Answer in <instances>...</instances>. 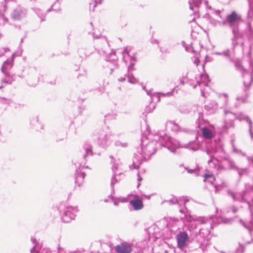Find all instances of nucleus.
I'll return each instance as SVG.
<instances>
[{"mask_svg": "<svg viewBox=\"0 0 253 253\" xmlns=\"http://www.w3.org/2000/svg\"><path fill=\"white\" fill-rule=\"evenodd\" d=\"M219 186V185L217 186V185H216L214 186H215V189H216L215 191H217V189H218V186Z\"/></svg>", "mask_w": 253, "mask_h": 253, "instance_id": "obj_60", "label": "nucleus"}, {"mask_svg": "<svg viewBox=\"0 0 253 253\" xmlns=\"http://www.w3.org/2000/svg\"><path fill=\"white\" fill-rule=\"evenodd\" d=\"M146 93L148 95L151 96V100L154 101L155 100V98H156L157 102H159L160 101V96L159 95V93H152L151 91L150 90H146Z\"/></svg>", "mask_w": 253, "mask_h": 253, "instance_id": "obj_25", "label": "nucleus"}, {"mask_svg": "<svg viewBox=\"0 0 253 253\" xmlns=\"http://www.w3.org/2000/svg\"><path fill=\"white\" fill-rule=\"evenodd\" d=\"M118 200L121 202H125V199L123 198H118Z\"/></svg>", "mask_w": 253, "mask_h": 253, "instance_id": "obj_52", "label": "nucleus"}, {"mask_svg": "<svg viewBox=\"0 0 253 253\" xmlns=\"http://www.w3.org/2000/svg\"><path fill=\"white\" fill-rule=\"evenodd\" d=\"M93 39H99L101 36L100 33H91Z\"/></svg>", "mask_w": 253, "mask_h": 253, "instance_id": "obj_42", "label": "nucleus"}, {"mask_svg": "<svg viewBox=\"0 0 253 253\" xmlns=\"http://www.w3.org/2000/svg\"><path fill=\"white\" fill-rule=\"evenodd\" d=\"M31 241L33 243V244H35L34 247L31 250V252L32 253H33L34 250H37V240H36V238H35L34 237H32L31 238Z\"/></svg>", "mask_w": 253, "mask_h": 253, "instance_id": "obj_40", "label": "nucleus"}, {"mask_svg": "<svg viewBox=\"0 0 253 253\" xmlns=\"http://www.w3.org/2000/svg\"><path fill=\"white\" fill-rule=\"evenodd\" d=\"M204 2H205V5H206L207 6L208 8H209V9L211 8V6H208V1L207 0H205Z\"/></svg>", "mask_w": 253, "mask_h": 253, "instance_id": "obj_51", "label": "nucleus"}, {"mask_svg": "<svg viewBox=\"0 0 253 253\" xmlns=\"http://www.w3.org/2000/svg\"><path fill=\"white\" fill-rule=\"evenodd\" d=\"M217 104L215 102L213 101V102H212L211 106L206 105L205 106V108L207 110H210L215 109L217 108Z\"/></svg>", "mask_w": 253, "mask_h": 253, "instance_id": "obj_37", "label": "nucleus"}, {"mask_svg": "<svg viewBox=\"0 0 253 253\" xmlns=\"http://www.w3.org/2000/svg\"><path fill=\"white\" fill-rule=\"evenodd\" d=\"M194 14L195 16H197V17H199V14L198 11H195Z\"/></svg>", "mask_w": 253, "mask_h": 253, "instance_id": "obj_55", "label": "nucleus"}, {"mask_svg": "<svg viewBox=\"0 0 253 253\" xmlns=\"http://www.w3.org/2000/svg\"><path fill=\"white\" fill-rule=\"evenodd\" d=\"M222 96H223L225 98V102L226 103L227 101V95L226 94H223L222 95Z\"/></svg>", "mask_w": 253, "mask_h": 253, "instance_id": "obj_49", "label": "nucleus"}, {"mask_svg": "<svg viewBox=\"0 0 253 253\" xmlns=\"http://www.w3.org/2000/svg\"><path fill=\"white\" fill-rule=\"evenodd\" d=\"M122 54L123 61L126 64H128L127 72H130L133 70V66L136 62L134 53H132L130 49L126 47L124 49Z\"/></svg>", "mask_w": 253, "mask_h": 253, "instance_id": "obj_7", "label": "nucleus"}, {"mask_svg": "<svg viewBox=\"0 0 253 253\" xmlns=\"http://www.w3.org/2000/svg\"><path fill=\"white\" fill-rule=\"evenodd\" d=\"M121 172L119 173V174H113V176L111 178V186L112 188V190L113 192H114V185L118 183L119 180H120V179H118L117 178V176H118V175H121Z\"/></svg>", "mask_w": 253, "mask_h": 253, "instance_id": "obj_23", "label": "nucleus"}, {"mask_svg": "<svg viewBox=\"0 0 253 253\" xmlns=\"http://www.w3.org/2000/svg\"><path fill=\"white\" fill-rule=\"evenodd\" d=\"M209 82L208 76L207 74H202L200 76V80L197 81V84L193 86V88H195L197 86H199L201 88V95L206 97L205 92L206 88H208Z\"/></svg>", "mask_w": 253, "mask_h": 253, "instance_id": "obj_10", "label": "nucleus"}, {"mask_svg": "<svg viewBox=\"0 0 253 253\" xmlns=\"http://www.w3.org/2000/svg\"><path fill=\"white\" fill-rule=\"evenodd\" d=\"M214 54L215 55H222L224 56L229 57L230 56V51L229 50L227 49L222 52H215L214 53Z\"/></svg>", "mask_w": 253, "mask_h": 253, "instance_id": "obj_38", "label": "nucleus"}, {"mask_svg": "<svg viewBox=\"0 0 253 253\" xmlns=\"http://www.w3.org/2000/svg\"><path fill=\"white\" fill-rule=\"evenodd\" d=\"M115 145L118 147H126L127 146V143L126 142H122L119 140H117L115 142Z\"/></svg>", "mask_w": 253, "mask_h": 253, "instance_id": "obj_35", "label": "nucleus"}, {"mask_svg": "<svg viewBox=\"0 0 253 253\" xmlns=\"http://www.w3.org/2000/svg\"><path fill=\"white\" fill-rule=\"evenodd\" d=\"M110 158H111V159H113V157H112V156H110Z\"/></svg>", "mask_w": 253, "mask_h": 253, "instance_id": "obj_64", "label": "nucleus"}, {"mask_svg": "<svg viewBox=\"0 0 253 253\" xmlns=\"http://www.w3.org/2000/svg\"><path fill=\"white\" fill-rule=\"evenodd\" d=\"M243 23L241 16L234 11L226 16L224 24L229 26L232 32H239V26Z\"/></svg>", "mask_w": 253, "mask_h": 253, "instance_id": "obj_6", "label": "nucleus"}, {"mask_svg": "<svg viewBox=\"0 0 253 253\" xmlns=\"http://www.w3.org/2000/svg\"><path fill=\"white\" fill-rule=\"evenodd\" d=\"M127 72V75H125V77H121L118 79V81L120 82H123L126 80V78H127L128 81L131 84H136L138 81L135 79L133 76Z\"/></svg>", "mask_w": 253, "mask_h": 253, "instance_id": "obj_21", "label": "nucleus"}, {"mask_svg": "<svg viewBox=\"0 0 253 253\" xmlns=\"http://www.w3.org/2000/svg\"><path fill=\"white\" fill-rule=\"evenodd\" d=\"M251 79H252V80H253V75H252L251 76Z\"/></svg>", "mask_w": 253, "mask_h": 253, "instance_id": "obj_62", "label": "nucleus"}, {"mask_svg": "<svg viewBox=\"0 0 253 253\" xmlns=\"http://www.w3.org/2000/svg\"><path fill=\"white\" fill-rule=\"evenodd\" d=\"M180 219L189 222L187 229L191 233V236L201 235L207 238L210 234L212 229V219L211 218L199 217H196L190 214H185Z\"/></svg>", "mask_w": 253, "mask_h": 253, "instance_id": "obj_2", "label": "nucleus"}, {"mask_svg": "<svg viewBox=\"0 0 253 253\" xmlns=\"http://www.w3.org/2000/svg\"><path fill=\"white\" fill-rule=\"evenodd\" d=\"M81 153L84 159V160H86L87 157L92 156L93 155L92 146L88 143L85 144L81 151Z\"/></svg>", "mask_w": 253, "mask_h": 253, "instance_id": "obj_15", "label": "nucleus"}, {"mask_svg": "<svg viewBox=\"0 0 253 253\" xmlns=\"http://www.w3.org/2000/svg\"><path fill=\"white\" fill-rule=\"evenodd\" d=\"M96 137L98 143L103 147L108 146L111 143V135L103 130H98L96 132Z\"/></svg>", "mask_w": 253, "mask_h": 253, "instance_id": "obj_9", "label": "nucleus"}, {"mask_svg": "<svg viewBox=\"0 0 253 253\" xmlns=\"http://www.w3.org/2000/svg\"><path fill=\"white\" fill-rule=\"evenodd\" d=\"M248 95L246 94L243 96H238L237 97V100L241 103L247 102Z\"/></svg>", "mask_w": 253, "mask_h": 253, "instance_id": "obj_36", "label": "nucleus"}, {"mask_svg": "<svg viewBox=\"0 0 253 253\" xmlns=\"http://www.w3.org/2000/svg\"><path fill=\"white\" fill-rule=\"evenodd\" d=\"M182 44L184 47L185 48V50L188 52L191 53H196L195 50L194 49L193 46L190 44L186 43L184 41L182 42Z\"/></svg>", "mask_w": 253, "mask_h": 253, "instance_id": "obj_26", "label": "nucleus"}, {"mask_svg": "<svg viewBox=\"0 0 253 253\" xmlns=\"http://www.w3.org/2000/svg\"><path fill=\"white\" fill-rule=\"evenodd\" d=\"M232 211L234 213H235L237 211V209L235 207L232 208Z\"/></svg>", "mask_w": 253, "mask_h": 253, "instance_id": "obj_54", "label": "nucleus"}, {"mask_svg": "<svg viewBox=\"0 0 253 253\" xmlns=\"http://www.w3.org/2000/svg\"><path fill=\"white\" fill-rule=\"evenodd\" d=\"M103 0H94L93 3H90L89 9L90 10L92 11H94L95 7L96 6L97 4H101Z\"/></svg>", "mask_w": 253, "mask_h": 253, "instance_id": "obj_30", "label": "nucleus"}, {"mask_svg": "<svg viewBox=\"0 0 253 253\" xmlns=\"http://www.w3.org/2000/svg\"><path fill=\"white\" fill-rule=\"evenodd\" d=\"M155 105L154 103H151L149 106L146 107L145 111L147 113H150L155 109Z\"/></svg>", "mask_w": 253, "mask_h": 253, "instance_id": "obj_33", "label": "nucleus"}, {"mask_svg": "<svg viewBox=\"0 0 253 253\" xmlns=\"http://www.w3.org/2000/svg\"><path fill=\"white\" fill-rule=\"evenodd\" d=\"M121 166V163H120L118 161H116L115 162H113L112 167V169L113 172V174H118L117 173V169H118Z\"/></svg>", "mask_w": 253, "mask_h": 253, "instance_id": "obj_28", "label": "nucleus"}, {"mask_svg": "<svg viewBox=\"0 0 253 253\" xmlns=\"http://www.w3.org/2000/svg\"><path fill=\"white\" fill-rule=\"evenodd\" d=\"M58 249L59 252H61L63 250V249L61 247H60L59 246L58 247Z\"/></svg>", "mask_w": 253, "mask_h": 253, "instance_id": "obj_58", "label": "nucleus"}, {"mask_svg": "<svg viewBox=\"0 0 253 253\" xmlns=\"http://www.w3.org/2000/svg\"><path fill=\"white\" fill-rule=\"evenodd\" d=\"M85 176V174L84 172L80 171V169H77L75 174L76 183L79 186L81 185L84 182Z\"/></svg>", "mask_w": 253, "mask_h": 253, "instance_id": "obj_19", "label": "nucleus"}, {"mask_svg": "<svg viewBox=\"0 0 253 253\" xmlns=\"http://www.w3.org/2000/svg\"><path fill=\"white\" fill-rule=\"evenodd\" d=\"M171 92H168L165 94L163 93L162 95L164 96H170L171 95Z\"/></svg>", "mask_w": 253, "mask_h": 253, "instance_id": "obj_50", "label": "nucleus"}, {"mask_svg": "<svg viewBox=\"0 0 253 253\" xmlns=\"http://www.w3.org/2000/svg\"><path fill=\"white\" fill-rule=\"evenodd\" d=\"M11 16L14 20H19L25 16V13L21 7H18L13 11Z\"/></svg>", "mask_w": 253, "mask_h": 253, "instance_id": "obj_17", "label": "nucleus"}, {"mask_svg": "<svg viewBox=\"0 0 253 253\" xmlns=\"http://www.w3.org/2000/svg\"><path fill=\"white\" fill-rule=\"evenodd\" d=\"M188 239V234L186 232H181L176 236L177 247L182 249L186 246Z\"/></svg>", "mask_w": 253, "mask_h": 253, "instance_id": "obj_12", "label": "nucleus"}, {"mask_svg": "<svg viewBox=\"0 0 253 253\" xmlns=\"http://www.w3.org/2000/svg\"><path fill=\"white\" fill-rule=\"evenodd\" d=\"M225 160L227 161L228 165L230 167V169H235L238 170V173L240 176L242 175L247 171V169H241L238 168L235 164L234 162L230 159L225 158Z\"/></svg>", "mask_w": 253, "mask_h": 253, "instance_id": "obj_16", "label": "nucleus"}, {"mask_svg": "<svg viewBox=\"0 0 253 253\" xmlns=\"http://www.w3.org/2000/svg\"><path fill=\"white\" fill-rule=\"evenodd\" d=\"M188 201L189 200L187 199V197H183L180 198L179 199H177L176 198H173L172 199L167 201V202L169 203L171 205L177 204L178 205H181L182 204H183L185 207L186 208V204Z\"/></svg>", "mask_w": 253, "mask_h": 253, "instance_id": "obj_18", "label": "nucleus"}, {"mask_svg": "<svg viewBox=\"0 0 253 253\" xmlns=\"http://www.w3.org/2000/svg\"><path fill=\"white\" fill-rule=\"evenodd\" d=\"M152 43H157V44H158L159 43V41L158 40H156L155 39H154L153 37L152 38V41H151Z\"/></svg>", "mask_w": 253, "mask_h": 253, "instance_id": "obj_47", "label": "nucleus"}, {"mask_svg": "<svg viewBox=\"0 0 253 253\" xmlns=\"http://www.w3.org/2000/svg\"><path fill=\"white\" fill-rule=\"evenodd\" d=\"M137 176H138V181H139V183L137 184V187L138 188L139 186L140 185V181L142 180V178L140 176V175L139 173H137Z\"/></svg>", "mask_w": 253, "mask_h": 253, "instance_id": "obj_45", "label": "nucleus"}, {"mask_svg": "<svg viewBox=\"0 0 253 253\" xmlns=\"http://www.w3.org/2000/svg\"><path fill=\"white\" fill-rule=\"evenodd\" d=\"M248 160L250 163L253 165V157H248Z\"/></svg>", "mask_w": 253, "mask_h": 253, "instance_id": "obj_48", "label": "nucleus"}, {"mask_svg": "<svg viewBox=\"0 0 253 253\" xmlns=\"http://www.w3.org/2000/svg\"><path fill=\"white\" fill-rule=\"evenodd\" d=\"M143 89L146 90V89H145V87H143Z\"/></svg>", "mask_w": 253, "mask_h": 253, "instance_id": "obj_63", "label": "nucleus"}, {"mask_svg": "<svg viewBox=\"0 0 253 253\" xmlns=\"http://www.w3.org/2000/svg\"><path fill=\"white\" fill-rule=\"evenodd\" d=\"M205 178V180L211 182V184L213 183V182L214 181L215 178L212 174H207L206 173L203 176Z\"/></svg>", "mask_w": 253, "mask_h": 253, "instance_id": "obj_29", "label": "nucleus"}, {"mask_svg": "<svg viewBox=\"0 0 253 253\" xmlns=\"http://www.w3.org/2000/svg\"><path fill=\"white\" fill-rule=\"evenodd\" d=\"M168 124L169 125L172 126V129L174 131H177L180 129V126H178V125L175 124L172 121H169L168 123Z\"/></svg>", "mask_w": 253, "mask_h": 253, "instance_id": "obj_34", "label": "nucleus"}, {"mask_svg": "<svg viewBox=\"0 0 253 253\" xmlns=\"http://www.w3.org/2000/svg\"><path fill=\"white\" fill-rule=\"evenodd\" d=\"M2 100H5L6 101V103H9L10 102V100H8V99H5L4 98H1Z\"/></svg>", "mask_w": 253, "mask_h": 253, "instance_id": "obj_57", "label": "nucleus"}, {"mask_svg": "<svg viewBox=\"0 0 253 253\" xmlns=\"http://www.w3.org/2000/svg\"><path fill=\"white\" fill-rule=\"evenodd\" d=\"M234 39L238 41L239 38H240L241 37V33H239V32H237V33H234Z\"/></svg>", "mask_w": 253, "mask_h": 253, "instance_id": "obj_44", "label": "nucleus"}, {"mask_svg": "<svg viewBox=\"0 0 253 253\" xmlns=\"http://www.w3.org/2000/svg\"><path fill=\"white\" fill-rule=\"evenodd\" d=\"M201 3L202 0H192V1H189V8L191 10H193V5H194L196 8H198L201 4Z\"/></svg>", "mask_w": 253, "mask_h": 253, "instance_id": "obj_24", "label": "nucleus"}, {"mask_svg": "<svg viewBox=\"0 0 253 253\" xmlns=\"http://www.w3.org/2000/svg\"><path fill=\"white\" fill-rule=\"evenodd\" d=\"M79 210L77 207L66 206L62 214V220L64 222H70L74 219Z\"/></svg>", "mask_w": 253, "mask_h": 253, "instance_id": "obj_8", "label": "nucleus"}, {"mask_svg": "<svg viewBox=\"0 0 253 253\" xmlns=\"http://www.w3.org/2000/svg\"><path fill=\"white\" fill-rule=\"evenodd\" d=\"M186 147L194 151H197L199 149L198 145L193 143H189L188 144Z\"/></svg>", "mask_w": 253, "mask_h": 253, "instance_id": "obj_31", "label": "nucleus"}, {"mask_svg": "<svg viewBox=\"0 0 253 253\" xmlns=\"http://www.w3.org/2000/svg\"><path fill=\"white\" fill-rule=\"evenodd\" d=\"M202 134H203V137L207 139V140H206V143H207L206 146L208 144H211L213 142L215 143V144H216L215 146L216 145L218 146V145H221L219 141L216 142V141H211L210 139L212 137L213 134L209 128L205 127H203L202 128Z\"/></svg>", "mask_w": 253, "mask_h": 253, "instance_id": "obj_14", "label": "nucleus"}, {"mask_svg": "<svg viewBox=\"0 0 253 253\" xmlns=\"http://www.w3.org/2000/svg\"><path fill=\"white\" fill-rule=\"evenodd\" d=\"M15 56V53H13L11 57L5 61L2 66L1 70L4 74V77L0 81V89H1L6 84H11L15 80L14 75H11L7 72L12 67Z\"/></svg>", "mask_w": 253, "mask_h": 253, "instance_id": "obj_5", "label": "nucleus"}, {"mask_svg": "<svg viewBox=\"0 0 253 253\" xmlns=\"http://www.w3.org/2000/svg\"><path fill=\"white\" fill-rule=\"evenodd\" d=\"M229 195H230L234 201H244V194L243 193H235L232 191H228V192Z\"/></svg>", "mask_w": 253, "mask_h": 253, "instance_id": "obj_22", "label": "nucleus"}, {"mask_svg": "<svg viewBox=\"0 0 253 253\" xmlns=\"http://www.w3.org/2000/svg\"><path fill=\"white\" fill-rule=\"evenodd\" d=\"M8 51H9V49L8 48H2L0 51V57L3 55L5 52Z\"/></svg>", "mask_w": 253, "mask_h": 253, "instance_id": "obj_43", "label": "nucleus"}, {"mask_svg": "<svg viewBox=\"0 0 253 253\" xmlns=\"http://www.w3.org/2000/svg\"><path fill=\"white\" fill-rule=\"evenodd\" d=\"M240 222L245 228L247 229L250 231V232H251V231L252 230L251 223H246L242 220H240Z\"/></svg>", "mask_w": 253, "mask_h": 253, "instance_id": "obj_32", "label": "nucleus"}, {"mask_svg": "<svg viewBox=\"0 0 253 253\" xmlns=\"http://www.w3.org/2000/svg\"><path fill=\"white\" fill-rule=\"evenodd\" d=\"M129 203L135 211L141 210L143 208L142 201L139 199L131 200L129 201Z\"/></svg>", "mask_w": 253, "mask_h": 253, "instance_id": "obj_20", "label": "nucleus"}, {"mask_svg": "<svg viewBox=\"0 0 253 253\" xmlns=\"http://www.w3.org/2000/svg\"><path fill=\"white\" fill-rule=\"evenodd\" d=\"M34 122H36L37 123V124H39V121H38V120L36 118L32 122V123L33 124Z\"/></svg>", "mask_w": 253, "mask_h": 253, "instance_id": "obj_53", "label": "nucleus"}, {"mask_svg": "<svg viewBox=\"0 0 253 253\" xmlns=\"http://www.w3.org/2000/svg\"><path fill=\"white\" fill-rule=\"evenodd\" d=\"M38 253H50V251L48 249H41L39 251H38Z\"/></svg>", "mask_w": 253, "mask_h": 253, "instance_id": "obj_41", "label": "nucleus"}, {"mask_svg": "<svg viewBox=\"0 0 253 253\" xmlns=\"http://www.w3.org/2000/svg\"><path fill=\"white\" fill-rule=\"evenodd\" d=\"M225 120L224 127L225 128H228L234 126L233 122L235 119H238L240 121L245 120L248 122L249 125V132L250 136L252 139H253V133L252 132V129L253 127V123L251 120L248 116L241 114H236L231 112L225 110L224 111Z\"/></svg>", "mask_w": 253, "mask_h": 253, "instance_id": "obj_4", "label": "nucleus"}, {"mask_svg": "<svg viewBox=\"0 0 253 253\" xmlns=\"http://www.w3.org/2000/svg\"><path fill=\"white\" fill-rule=\"evenodd\" d=\"M111 197L112 198V200L113 201L114 204L115 206H118L119 205V202L117 200V199H115L112 195Z\"/></svg>", "mask_w": 253, "mask_h": 253, "instance_id": "obj_46", "label": "nucleus"}, {"mask_svg": "<svg viewBox=\"0 0 253 253\" xmlns=\"http://www.w3.org/2000/svg\"><path fill=\"white\" fill-rule=\"evenodd\" d=\"M106 61L109 62L108 67L110 68L111 74L112 73L114 70L118 68L119 64L118 63V58L115 52H112L107 57Z\"/></svg>", "mask_w": 253, "mask_h": 253, "instance_id": "obj_11", "label": "nucleus"}, {"mask_svg": "<svg viewBox=\"0 0 253 253\" xmlns=\"http://www.w3.org/2000/svg\"><path fill=\"white\" fill-rule=\"evenodd\" d=\"M52 7H53V5L51 6V7L50 8H49L48 9H47L46 12H49L52 10H54L53 9H52Z\"/></svg>", "mask_w": 253, "mask_h": 253, "instance_id": "obj_56", "label": "nucleus"}, {"mask_svg": "<svg viewBox=\"0 0 253 253\" xmlns=\"http://www.w3.org/2000/svg\"><path fill=\"white\" fill-rule=\"evenodd\" d=\"M34 9L37 15L41 19V21H44L46 14L42 13L40 9L34 8Z\"/></svg>", "mask_w": 253, "mask_h": 253, "instance_id": "obj_27", "label": "nucleus"}, {"mask_svg": "<svg viewBox=\"0 0 253 253\" xmlns=\"http://www.w3.org/2000/svg\"><path fill=\"white\" fill-rule=\"evenodd\" d=\"M152 135H149L148 137L143 136L141 140V146L137 148L133 159L132 167L133 169H138L143 161H147L155 154L157 149L165 147L172 153L175 152L176 148L181 146L179 142L176 140L170 138L167 135H159L156 134L151 141Z\"/></svg>", "mask_w": 253, "mask_h": 253, "instance_id": "obj_1", "label": "nucleus"}, {"mask_svg": "<svg viewBox=\"0 0 253 253\" xmlns=\"http://www.w3.org/2000/svg\"><path fill=\"white\" fill-rule=\"evenodd\" d=\"M215 142L208 144L206 149L207 155L210 157L208 161L209 168L212 172L224 169L223 167L220 166V161L214 157L215 154H222L224 153L223 149L221 145L215 146Z\"/></svg>", "mask_w": 253, "mask_h": 253, "instance_id": "obj_3", "label": "nucleus"}, {"mask_svg": "<svg viewBox=\"0 0 253 253\" xmlns=\"http://www.w3.org/2000/svg\"><path fill=\"white\" fill-rule=\"evenodd\" d=\"M179 221V220L178 218H170L169 222V225H171L172 226H173L175 223H177Z\"/></svg>", "mask_w": 253, "mask_h": 253, "instance_id": "obj_39", "label": "nucleus"}, {"mask_svg": "<svg viewBox=\"0 0 253 253\" xmlns=\"http://www.w3.org/2000/svg\"><path fill=\"white\" fill-rule=\"evenodd\" d=\"M132 244L127 242H123L115 247L118 253H130L132 252Z\"/></svg>", "mask_w": 253, "mask_h": 253, "instance_id": "obj_13", "label": "nucleus"}, {"mask_svg": "<svg viewBox=\"0 0 253 253\" xmlns=\"http://www.w3.org/2000/svg\"><path fill=\"white\" fill-rule=\"evenodd\" d=\"M179 211L181 213H184V210L183 209H180Z\"/></svg>", "mask_w": 253, "mask_h": 253, "instance_id": "obj_59", "label": "nucleus"}, {"mask_svg": "<svg viewBox=\"0 0 253 253\" xmlns=\"http://www.w3.org/2000/svg\"><path fill=\"white\" fill-rule=\"evenodd\" d=\"M195 63L197 65H198V63L197 62V59L195 61Z\"/></svg>", "mask_w": 253, "mask_h": 253, "instance_id": "obj_61", "label": "nucleus"}]
</instances>
